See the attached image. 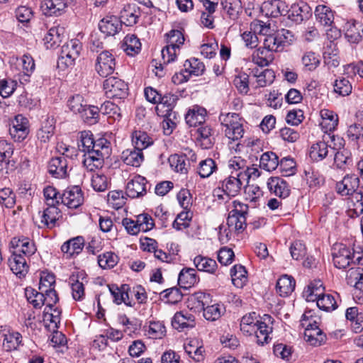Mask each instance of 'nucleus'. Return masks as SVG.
<instances>
[{
    "instance_id": "obj_1",
    "label": "nucleus",
    "mask_w": 363,
    "mask_h": 363,
    "mask_svg": "<svg viewBox=\"0 0 363 363\" xmlns=\"http://www.w3.org/2000/svg\"><path fill=\"white\" fill-rule=\"evenodd\" d=\"M344 146L342 138L334 135L323 136L322 141L313 143L309 150V157L313 162H320L326 159L330 153H334V150H340Z\"/></svg>"
},
{
    "instance_id": "obj_2",
    "label": "nucleus",
    "mask_w": 363,
    "mask_h": 363,
    "mask_svg": "<svg viewBox=\"0 0 363 363\" xmlns=\"http://www.w3.org/2000/svg\"><path fill=\"white\" fill-rule=\"evenodd\" d=\"M111 143L106 138H99L95 149L84 155L83 164L89 172L102 167L105 158H108L111 153Z\"/></svg>"
},
{
    "instance_id": "obj_3",
    "label": "nucleus",
    "mask_w": 363,
    "mask_h": 363,
    "mask_svg": "<svg viewBox=\"0 0 363 363\" xmlns=\"http://www.w3.org/2000/svg\"><path fill=\"white\" fill-rule=\"evenodd\" d=\"M219 121L222 125V130L225 136L233 140H238L244 135L243 121L235 113H221Z\"/></svg>"
},
{
    "instance_id": "obj_4",
    "label": "nucleus",
    "mask_w": 363,
    "mask_h": 363,
    "mask_svg": "<svg viewBox=\"0 0 363 363\" xmlns=\"http://www.w3.org/2000/svg\"><path fill=\"white\" fill-rule=\"evenodd\" d=\"M331 255L334 266L340 269H345L356 262L360 263L362 258L355 257L354 251L342 243H335L331 249Z\"/></svg>"
},
{
    "instance_id": "obj_5",
    "label": "nucleus",
    "mask_w": 363,
    "mask_h": 363,
    "mask_svg": "<svg viewBox=\"0 0 363 363\" xmlns=\"http://www.w3.org/2000/svg\"><path fill=\"white\" fill-rule=\"evenodd\" d=\"M263 37L261 39L265 49H268L272 53L274 52H281L284 48L290 45L294 40V35L286 29L279 30L272 34L260 35Z\"/></svg>"
},
{
    "instance_id": "obj_6",
    "label": "nucleus",
    "mask_w": 363,
    "mask_h": 363,
    "mask_svg": "<svg viewBox=\"0 0 363 363\" xmlns=\"http://www.w3.org/2000/svg\"><path fill=\"white\" fill-rule=\"evenodd\" d=\"M243 179L241 178L240 173H235V175H230L221 182V186L214 190V196L218 199H223V196L220 192H223L228 197H234L237 196L242 186Z\"/></svg>"
},
{
    "instance_id": "obj_7",
    "label": "nucleus",
    "mask_w": 363,
    "mask_h": 363,
    "mask_svg": "<svg viewBox=\"0 0 363 363\" xmlns=\"http://www.w3.org/2000/svg\"><path fill=\"white\" fill-rule=\"evenodd\" d=\"M103 87L105 94L110 99H125L128 95V86L123 80L111 77L104 80Z\"/></svg>"
},
{
    "instance_id": "obj_8",
    "label": "nucleus",
    "mask_w": 363,
    "mask_h": 363,
    "mask_svg": "<svg viewBox=\"0 0 363 363\" xmlns=\"http://www.w3.org/2000/svg\"><path fill=\"white\" fill-rule=\"evenodd\" d=\"M60 203L69 208H77L84 202V193L79 186L67 187L60 195Z\"/></svg>"
},
{
    "instance_id": "obj_9",
    "label": "nucleus",
    "mask_w": 363,
    "mask_h": 363,
    "mask_svg": "<svg viewBox=\"0 0 363 363\" xmlns=\"http://www.w3.org/2000/svg\"><path fill=\"white\" fill-rule=\"evenodd\" d=\"M69 148L65 147V151L60 157H55L50 160L48 164V171L50 174L56 178H64L67 175Z\"/></svg>"
},
{
    "instance_id": "obj_10",
    "label": "nucleus",
    "mask_w": 363,
    "mask_h": 363,
    "mask_svg": "<svg viewBox=\"0 0 363 363\" xmlns=\"http://www.w3.org/2000/svg\"><path fill=\"white\" fill-rule=\"evenodd\" d=\"M29 133L28 121L22 115H17L11 121L9 134L16 142L23 141Z\"/></svg>"
},
{
    "instance_id": "obj_11",
    "label": "nucleus",
    "mask_w": 363,
    "mask_h": 363,
    "mask_svg": "<svg viewBox=\"0 0 363 363\" xmlns=\"http://www.w3.org/2000/svg\"><path fill=\"white\" fill-rule=\"evenodd\" d=\"M115 66V59L108 51H103L97 57L96 70L100 76L107 77L114 72Z\"/></svg>"
},
{
    "instance_id": "obj_12",
    "label": "nucleus",
    "mask_w": 363,
    "mask_h": 363,
    "mask_svg": "<svg viewBox=\"0 0 363 363\" xmlns=\"http://www.w3.org/2000/svg\"><path fill=\"white\" fill-rule=\"evenodd\" d=\"M10 245L13 251L22 255L26 259H29L37 250L34 242L27 237H15L12 238Z\"/></svg>"
},
{
    "instance_id": "obj_13",
    "label": "nucleus",
    "mask_w": 363,
    "mask_h": 363,
    "mask_svg": "<svg viewBox=\"0 0 363 363\" xmlns=\"http://www.w3.org/2000/svg\"><path fill=\"white\" fill-rule=\"evenodd\" d=\"M272 332V318L269 315H264L259 323L255 327L254 333L259 345L267 343L269 334Z\"/></svg>"
},
{
    "instance_id": "obj_14",
    "label": "nucleus",
    "mask_w": 363,
    "mask_h": 363,
    "mask_svg": "<svg viewBox=\"0 0 363 363\" xmlns=\"http://www.w3.org/2000/svg\"><path fill=\"white\" fill-rule=\"evenodd\" d=\"M359 179L355 174L347 175L343 179L336 185V189L338 194L342 196H350L359 190Z\"/></svg>"
},
{
    "instance_id": "obj_15",
    "label": "nucleus",
    "mask_w": 363,
    "mask_h": 363,
    "mask_svg": "<svg viewBox=\"0 0 363 363\" xmlns=\"http://www.w3.org/2000/svg\"><path fill=\"white\" fill-rule=\"evenodd\" d=\"M286 16L291 21L301 23L311 16V9L304 2L294 4L288 10Z\"/></svg>"
},
{
    "instance_id": "obj_16",
    "label": "nucleus",
    "mask_w": 363,
    "mask_h": 363,
    "mask_svg": "<svg viewBox=\"0 0 363 363\" xmlns=\"http://www.w3.org/2000/svg\"><path fill=\"white\" fill-rule=\"evenodd\" d=\"M147 180L140 175L135 176L126 185V194L132 199L143 196L146 194Z\"/></svg>"
},
{
    "instance_id": "obj_17",
    "label": "nucleus",
    "mask_w": 363,
    "mask_h": 363,
    "mask_svg": "<svg viewBox=\"0 0 363 363\" xmlns=\"http://www.w3.org/2000/svg\"><path fill=\"white\" fill-rule=\"evenodd\" d=\"M8 264L11 270L20 278L25 277L28 272L27 259L13 250L8 259Z\"/></svg>"
},
{
    "instance_id": "obj_18",
    "label": "nucleus",
    "mask_w": 363,
    "mask_h": 363,
    "mask_svg": "<svg viewBox=\"0 0 363 363\" xmlns=\"http://www.w3.org/2000/svg\"><path fill=\"white\" fill-rule=\"evenodd\" d=\"M196 325L195 317L188 311L177 312L172 318V327L179 330L183 331L185 329L193 328Z\"/></svg>"
},
{
    "instance_id": "obj_19",
    "label": "nucleus",
    "mask_w": 363,
    "mask_h": 363,
    "mask_svg": "<svg viewBox=\"0 0 363 363\" xmlns=\"http://www.w3.org/2000/svg\"><path fill=\"white\" fill-rule=\"evenodd\" d=\"M61 216V211L57 206H48L43 211L40 216V224L38 225V227L52 228Z\"/></svg>"
},
{
    "instance_id": "obj_20",
    "label": "nucleus",
    "mask_w": 363,
    "mask_h": 363,
    "mask_svg": "<svg viewBox=\"0 0 363 363\" xmlns=\"http://www.w3.org/2000/svg\"><path fill=\"white\" fill-rule=\"evenodd\" d=\"M269 191L281 199L288 197L290 194V186L282 178L271 177L267 181Z\"/></svg>"
},
{
    "instance_id": "obj_21",
    "label": "nucleus",
    "mask_w": 363,
    "mask_h": 363,
    "mask_svg": "<svg viewBox=\"0 0 363 363\" xmlns=\"http://www.w3.org/2000/svg\"><path fill=\"white\" fill-rule=\"evenodd\" d=\"M108 287L113 298V301L116 304L124 303L128 306H133L134 303L129 298L128 292L130 289L128 284H123L121 287L112 284Z\"/></svg>"
},
{
    "instance_id": "obj_22",
    "label": "nucleus",
    "mask_w": 363,
    "mask_h": 363,
    "mask_svg": "<svg viewBox=\"0 0 363 363\" xmlns=\"http://www.w3.org/2000/svg\"><path fill=\"white\" fill-rule=\"evenodd\" d=\"M67 6V0H44L41 9L46 16H60Z\"/></svg>"
},
{
    "instance_id": "obj_23",
    "label": "nucleus",
    "mask_w": 363,
    "mask_h": 363,
    "mask_svg": "<svg viewBox=\"0 0 363 363\" xmlns=\"http://www.w3.org/2000/svg\"><path fill=\"white\" fill-rule=\"evenodd\" d=\"M84 239L82 236H77L69 239L63 243L61 247L62 252L67 258L79 255L84 247Z\"/></svg>"
},
{
    "instance_id": "obj_24",
    "label": "nucleus",
    "mask_w": 363,
    "mask_h": 363,
    "mask_svg": "<svg viewBox=\"0 0 363 363\" xmlns=\"http://www.w3.org/2000/svg\"><path fill=\"white\" fill-rule=\"evenodd\" d=\"M100 30L106 35H114L121 28V21L116 16H106L99 23Z\"/></svg>"
},
{
    "instance_id": "obj_25",
    "label": "nucleus",
    "mask_w": 363,
    "mask_h": 363,
    "mask_svg": "<svg viewBox=\"0 0 363 363\" xmlns=\"http://www.w3.org/2000/svg\"><path fill=\"white\" fill-rule=\"evenodd\" d=\"M64 27L59 25L50 28L43 39L47 48H54L59 46L64 37Z\"/></svg>"
},
{
    "instance_id": "obj_26",
    "label": "nucleus",
    "mask_w": 363,
    "mask_h": 363,
    "mask_svg": "<svg viewBox=\"0 0 363 363\" xmlns=\"http://www.w3.org/2000/svg\"><path fill=\"white\" fill-rule=\"evenodd\" d=\"M211 303L210 294L198 291L192 294L188 300V307L196 311H203L206 305Z\"/></svg>"
},
{
    "instance_id": "obj_27",
    "label": "nucleus",
    "mask_w": 363,
    "mask_h": 363,
    "mask_svg": "<svg viewBox=\"0 0 363 363\" xmlns=\"http://www.w3.org/2000/svg\"><path fill=\"white\" fill-rule=\"evenodd\" d=\"M140 16V9L135 4L126 5L121 11V16L123 23L127 26H132L136 24Z\"/></svg>"
},
{
    "instance_id": "obj_28",
    "label": "nucleus",
    "mask_w": 363,
    "mask_h": 363,
    "mask_svg": "<svg viewBox=\"0 0 363 363\" xmlns=\"http://www.w3.org/2000/svg\"><path fill=\"white\" fill-rule=\"evenodd\" d=\"M121 159L125 164L133 167H139L144 160L143 152L136 147L123 151Z\"/></svg>"
},
{
    "instance_id": "obj_29",
    "label": "nucleus",
    "mask_w": 363,
    "mask_h": 363,
    "mask_svg": "<svg viewBox=\"0 0 363 363\" xmlns=\"http://www.w3.org/2000/svg\"><path fill=\"white\" fill-rule=\"evenodd\" d=\"M320 126L325 133L333 131L338 124V116L333 111L323 109L320 111Z\"/></svg>"
},
{
    "instance_id": "obj_30",
    "label": "nucleus",
    "mask_w": 363,
    "mask_h": 363,
    "mask_svg": "<svg viewBox=\"0 0 363 363\" xmlns=\"http://www.w3.org/2000/svg\"><path fill=\"white\" fill-rule=\"evenodd\" d=\"M4 337L3 347L6 351L16 350L21 342V335L15 331L1 330Z\"/></svg>"
},
{
    "instance_id": "obj_31",
    "label": "nucleus",
    "mask_w": 363,
    "mask_h": 363,
    "mask_svg": "<svg viewBox=\"0 0 363 363\" xmlns=\"http://www.w3.org/2000/svg\"><path fill=\"white\" fill-rule=\"evenodd\" d=\"M206 111L205 108L199 106H194L189 109L185 116L186 123L189 126H196L201 125L205 121Z\"/></svg>"
},
{
    "instance_id": "obj_32",
    "label": "nucleus",
    "mask_w": 363,
    "mask_h": 363,
    "mask_svg": "<svg viewBox=\"0 0 363 363\" xmlns=\"http://www.w3.org/2000/svg\"><path fill=\"white\" fill-rule=\"evenodd\" d=\"M55 125L53 119H46L42 123L41 127L36 133L38 140L40 143H48L54 135Z\"/></svg>"
},
{
    "instance_id": "obj_33",
    "label": "nucleus",
    "mask_w": 363,
    "mask_h": 363,
    "mask_svg": "<svg viewBox=\"0 0 363 363\" xmlns=\"http://www.w3.org/2000/svg\"><path fill=\"white\" fill-rule=\"evenodd\" d=\"M224 12L230 18L235 21L242 11V4L240 0H221Z\"/></svg>"
},
{
    "instance_id": "obj_34",
    "label": "nucleus",
    "mask_w": 363,
    "mask_h": 363,
    "mask_svg": "<svg viewBox=\"0 0 363 363\" xmlns=\"http://www.w3.org/2000/svg\"><path fill=\"white\" fill-rule=\"evenodd\" d=\"M296 281L289 275L281 276L277 281L276 289L281 296H286L291 294L295 289Z\"/></svg>"
},
{
    "instance_id": "obj_35",
    "label": "nucleus",
    "mask_w": 363,
    "mask_h": 363,
    "mask_svg": "<svg viewBox=\"0 0 363 363\" xmlns=\"http://www.w3.org/2000/svg\"><path fill=\"white\" fill-rule=\"evenodd\" d=\"M316 21L324 26H330L334 21L333 11L327 6L318 5L315 10Z\"/></svg>"
},
{
    "instance_id": "obj_36",
    "label": "nucleus",
    "mask_w": 363,
    "mask_h": 363,
    "mask_svg": "<svg viewBox=\"0 0 363 363\" xmlns=\"http://www.w3.org/2000/svg\"><path fill=\"white\" fill-rule=\"evenodd\" d=\"M198 281V277L194 269H183L178 277L179 285L184 289H189L193 286Z\"/></svg>"
},
{
    "instance_id": "obj_37",
    "label": "nucleus",
    "mask_w": 363,
    "mask_h": 363,
    "mask_svg": "<svg viewBox=\"0 0 363 363\" xmlns=\"http://www.w3.org/2000/svg\"><path fill=\"white\" fill-rule=\"evenodd\" d=\"M252 61L260 66H267L274 60L273 53L264 46L255 50L251 56Z\"/></svg>"
},
{
    "instance_id": "obj_38",
    "label": "nucleus",
    "mask_w": 363,
    "mask_h": 363,
    "mask_svg": "<svg viewBox=\"0 0 363 363\" xmlns=\"http://www.w3.org/2000/svg\"><path fill=\"white\" fill-rule=\"evenodd\" d=\"M247 271L241 264H235L230 269L232 282L237 288H242L247 281Z\"/></svg>"
},
{
    "instance_id": "obj_39",
    "label": "nucleus",
    "mask_w": 363,
    "mask_h": 363,
    "mask_svg": "<svg viewBox=\"0 0 363 363\" xmlns=\"http://www.w3.org/2000/svg\"><path fill=\"white\" fill-rule=\"evenodd\" d=\"M325 288L320 280L311 282L303 292V296L307 301L314 302L324 292Z\"/></svg>"
},
{
    "instance_id": "obj_40",
    "label": "nucleus",
    "mask_w": 363,
    "mask_h": 363,
    "mask_svg": "<svg viewBox=\"0 0 363 363\" xmlns=\"http://www.w3.org/2000/svg\"><path fill=\"white\" fill-rule=\"evenodd\" d=\"M194 264L199 271L213 274L217 269L216 262L209 257L198 255L194 259Z\"/></svg>"
},
{
    "instance_id": "obj_41",
    "label": "nucleus",
    "mask_w": 363,
    "mask_h": 363,
    "mask_svg": "<svg viewBox=\"0 0 363 363\" xmlns=\"http://www.w3.org/2000/svg\"><path fill=\"white\" fill-rule=\"evenodd\" d=\"M168 162L171 168L177 172L186 174L188 172L190 163L186 162V156L182 155H172Z\"/></svg>"
},
{
    "instance_id": "obj_42",
    "label": "nucleus",
    "mask_w": 363,
    "mask_h": 363,
    "mask_svg": "<svg viewBox=\"0 0 363 363\" xmlns=\"http://www.w3.org/2000/svg\"><path fill=\"white\" fill-rule=\"evenodd\" d=\"M122 47L128 55L133 56L140 51L141 43L136 35L129 34L125 37Z\"/></svg>"
},
{
    "instance_id": "obj_43",
    "label": "nucleus",
    "mask_w": 363,
    "mask_h": 363,
    "mask_svg": "<svg viewBox=\"0 0 363 363\" xmlns=\"http://www.w3.org/2000/svg\"><path fill=\"white\" fill-rule=\"evenodd\" d=\"M99 141V139L94 140L91 131L84 130L80 133L78 146L80 150L86 153L92 151V149H95V146Z\"/></svg>"
},
{
    "instance_id": "obj_44",
    "label": "nucleus",
    "mask_w": 363,
    "mask_h": 363,
    "mask_svg": "<svg viewBox=\"0 0 363 363\" xmlns=\"http://www.w3.org/2000/svg\"><path fill=\"white\" fill-rule=\"evenodd\" d=\"M177 101V96L174 94H167L164 96L161 95V99L159 101V105L157 106V110L160 111L161 108H165L164 111L165 113L163 115L164 117H171L172 114H175L172 109L176 104Z\"/></svg>"
},
{
    "instance_id": "obj_45",
    "label": "nucleus",
    "mask_w": 363,
    "mask_h": 363,
    "mask_svg": "<svg viewBox=\"0 0 363 363\" xmlns=\"http://www.w3.org/2000/svg\"><path fill=\"white\" fill-rule=\"evenodd\" d=\"M279 166V157L273 152H266L260 157L259 167L268 172L275 170Z\"/></svg>"
},
{
    "instance_id": "obj_46",
    "label": "nucleus",
    "mask_w": 363,
    "mask_h": 363,
    "mask_svg": "<svg viewBox=\"0 0 363 363\" xmlns=\"http://www.w3.org/2000/svg\"><path fill=\"white\" fill-rule=\"evenodd\" d=\"M185 72L189 73V76H201L205 71V65L196 58L186 60L184 64Z\"/></svg>"
},
{
    "instance_id": "obj_47",
    "label": "nucleus",
    "mask_w": 363,
    "mask_h": 363,
    "mask_svg": "<svg viewBox=\"0 0 363 363\" xmlns=\"http://www.w3.org/2000/svg\"><path fill=\"white\" fill-rule=\"evenodd\" d=\"M350 216H359L363 213V191L355 192L350 197Z\"/></svg>"
},
{
    "instance_id": "obj_48",
    "label": "nucleus",
    "mask_w": 363,
    "mask_h": 363,
    "mask_svg": "<svg viewBox=\"0 0 363 363\" xmlns=\"http://www.w3.org/2000/svg\"><path fill=\"white\" fill-rule=\"evenodd\" d=\"M317 306L325 311H332L337 307V301L334 296L324 292L315 301Z\"/></svg>"
},
{
    "instance_id": "obj_49",
    "label": "nucleus",
    "mask_w": 363,
    "mask_h": 363,
    "mask_svg": "<svg viewBox=\"0 0 363 363\" xmlns=\"http://www.w3.org/2000/svg\"><path fill=\"white\" fill-rule=\"evenodd\" d=\"M333 90L338 95L346 96L352 93V86L347 78L340 77L333 83Z\"/></svg>"
},
{
    "instance_id": "obj_50",
    "label": "nucleus",
    "mask_w": 363,
    "mask_h": 363,
    "mask_svg": "<svg viewBox=\"0 0 363 363\" xmlns=\"http://www.w3.org/2000/svg\"><path fill=\"white\" fill-rule=\"evenodd\" d=\"M100 108L94 106H88L83 108L80 116L83 121L89 124L93 125L98 122L99 118Z\"/></svg>"
},
{
    "instance_id": "obj_51",
    "label": "nucleus",
    "mask_w": 363,
    "mask_h": 363,
    "mask_svg": "<svg viewBox=\"0 0 363 363\" xmlns=\"http://www.w3.org/2000/svg\"><path fill=\"white\" fill-rule=\"evenodd\" d=\"M227 224L230 230L241 233L247 226L246 217L229 213Z\"/></svg>"
},
{
    "instance_id": "obj_52",
    "label": "nucleus",
    "mask_w": 363,
    "mask_h": 363,
    "mask_svg": "<svg viewBox=\"0 0 363 363\" xmlns=\"http://www.w3.org/2000/svg\"><path fill=\"white\" fill-rule=\"evenodd\" d=\"M255 76L256 77V87H264L269 85L275 78L274 71L269 69H266L260 72L257 70Z\"/></svg>"
},
{
    "instance_id": "obj_53",
    "label": "nucleus",
    "mask_w": 363,
    "mask_h": 363,
    "mask_svg": "<svg viewBox=\"0 0 363 363\" xmlns=\"http://www.w3.org/2000/svg\"><path fill=\"white\" fill-rule=\"evenodd\" d=\"M133 142L135 144V147L141 151L152 144V138L145 132L140 130L134 132Z\"/></svg>"
},
{
    "instance_id": "obj_54",
    "label": "nucleus",
    "mask_w": 363,
    "mask_h": 363,
    "mask_svg": "<svg viewBox=\"0 0 363 363\" xmlns=\"http://www.w3.org/2000/svg\"><path fill=\"white\" fill-rule=\"evenodd\" d=\"M304 339L312 345H320L325 340V335L320 328L305 330Z\"/></svg>"
},
{
    "instance_id": "obj_55",
    "label": "nucleus",
    "mask_w": 363,
    "mask_h": 363,
    "mask_svg": "<svg viewBox=\"0 0 363 363\" xmlns=\"http://www.w3.org/2000/svg\"><path fill=\"white\" fill-rule=\"evenodd\" d=\"M118 262V256L112 252H104L98 257L99 265L104 269L113 268Z\"/></svg>"
},
{
    "instance_id": "obj_56",
    "label": "nucleus",
    "mask_w": 363,
    "mask_h": 363,
    "mask_svg": "<svg viewBox=\"0 0 363 363\" xmlns=\"http://www.w3.org/2000/svg\"><path fill=\"white\" fill-rule=\"evenodd\" d=\"M26 296L36 308H40L45 304V295L42 291L38 292L33 289H26Z\"/></svg>"
},
{
    "instance_id": "obj_57",
    "label": "nucleus",
    "mask_w": 363,
    "mask_h": 363,
    "mask_svg": "<svg viewBox=\"0 0 363 363\" xmlns=\"http://www.w3.org/2000/svg\"><path fill=\"white\" fill-rule=\"evenodd\" d=\"M100 112L108 116L109 118H112L114 121H119L121 118V108L113 102L108 101L101 104Z\"/></svg>"
},
{
    "instance_id": "obj_58",
    "label": "nucleus",
    "mask_w": 363,
    "mask_h": 363,
    "mask_svg": "<svg viewBox=\"0 0 363 363\" xmlns=\"http://www.w3.org/2000/svg\"><path fill=\"white\" fill-rule=\"evenodd\" d=\"M184 350L195 361L200 362L202 360L204 350L201 346H199V342L196 340H191L187 345H184Z\"/></svg>"
},
{
    "instance_id": "obj_59",
    "label": "nucleus",
    "mask_w": 363,
    "mask_h": 363,
    "mask_svg": "<svg viewBox=\"0 0 363 363\" xmlns=\"http://www.w3.org/2000/svg\"><path fill=\"white\" fill-rule=\"evenodd\" d=\"M197 139L201 141L204 148H209L213 143L212 138V129L206 125L201 126L196 130Z\"/></svg>"
},
{
    "instance_id": "obj_60",
    "label": "nucleus",
    "mask_w": 363,
    "mask_h": 363,
    "mask_svg": "<svg viewBox=\"0 0 363 363\" xmlns=\"http://www.w3.org/2000/svg\"><path fill=\"white\" fill-rule=\"evenodd\" d=\"M203 317L211 321H214L218 320L221 315L224 313V308L219 304H213L211 306L206 305V306L203 310Z\"/></svg>"
},
{
    "instance_id": "obj_61",
    "label": "nucleus",
    "mask_w": 363,
    "mask_h": 363,
    "mask_svg": "<svg viewBox=\"0 0 363 363\" xmlns=\"http://www.w3.org/2000/svg\"><path fill=\"white\" fill-rule=\"evenodd\" d=\"M67 106L73 113L80 114L83 108L86 107V101L82 95L75 94L67 101Z\"/></svg>"
},
{
    "instance_id": "obj_62",
    "label": "nucleus",
    "mask_w": 363,
    "mask_h": 363,
    "mask_svg": "<svg viewBox=\"0 0 363 363\" xmlns=\"http://www.w3.org/2000/svg\"><path fill=\"white\" fill-rule=\"evenodd\" d=\"M193 213L190 211H184L179 213L172 223V226L177 230L186 228L192 218Z\"/></svg>"
},
{
    "instance_id": "obj_63",
    "label": "nucleus",
    "mask_w": 363,
    "mask_h": 363,
    "mask_svg": "<svg viewBox=\"0 0 363 363\" xmlns=\"http://www.w3.org/2000/svg\"><path fill=\"white\" fill-rule=\"evenodd\" d=\"M69 284L72 289V296L75 301H82L85 296L84 286L82 282L79 281L74 277L69 279Z\"/></svg>"
},
{
    "instance_id": "obj_64",
    "label": "nucleus",
    "mask_w": 363,
    "mask_h": 363,
    "mask_svg": "<svg viewBox=\"0 0 363 363\" xmlns=\"http://www.w3.org/2000/svg\"><path fill=\"white\" fill-rule=\"evenodd\" d=\"M216 169V164L213 160L211 158L202 160L199 163L198 173L202 178L210 177Z\"/></svg>"
}]
</instances>
